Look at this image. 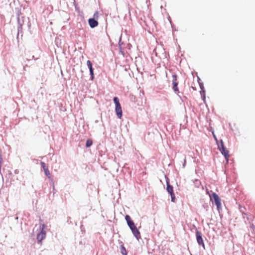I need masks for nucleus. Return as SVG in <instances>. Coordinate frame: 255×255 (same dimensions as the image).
I'll use <instances>...</instances> for the list:
<instances>
[{
  "label": "nucleus",
  "instance_id": "19",
  "mask_svg": "<svg viewBox=\"0 0 255 255\" xmlns=\"http://www.w3.org/2000/svg\"><path fill=\"white\" fill-rule=\"evenodd\" d=\"M228 160H227V162H226V163H228Z\"/></svg>",
  "mask_w": 255,
  "mask_h": 255
},
{
  "label": "nucleus",
  "instance_id": "4",
  "mask_svg": "<svg viewBox=\"0 0 255 255\" xmlns=\"http://www.w3.org/2000/svg\"><path fill=\"white\" fill-rule=\"evenodd\" d=\"M166 190H167V192H168V193L171 196V201L173 202H175V194H174V193L173 192V187H172V186L171 185H170L169 184L168 182H167Z\"/></svg>",
  "mask_w": 255,
  "mask_h": 255
},
{
  "label": "nucleus",
  "instance_id": "6",
  "mask_svg": "<svg viewBox=\"0 0 255 255\" xmlns=\"http://www.w3.org/2000/svg\"><path fill=\"white\" fill-rule=\"evenodd\" d=\"M212 197L214 199L215 203L217 206L218 209H219L221 207V200H220L219 197L215 193H213Z\"/></svg>",
  "mask_w": 255,
  "mask_h": 255
},
{
  "label": "nucleus",
  "instance_id": "3",
  "mask_svg": "<svg viewBox=\"0 0 255 255\" xmlns=\"http://www.w3.org/2000/svg\"><path fill=\"white\" fill-rule=\"evenodd\" d=\"M196 236L197 241L198 244L199 245H201L203 248L205 249V245L202 237V233L200 231L196 230Z\"/></svg>",
  "mask_w": 255,
  "mask_h": 255
},
{
  "label": "nucleus",
  "instance_id": "16",
  "mask_svg": "<svg viewBox=\"0 0 255 255\" xmlns=\"http://www.w3.org/2000/svg\"><path fill=\"white\" fill-rule=\"evenodd\" d=\"M87 65L88 68L92 67V63L90 60H88L87 61Z\"/></svg>",
  "mask_w": 255,
  "mask_h": 255
},
{
  "label": "nucleus",
  "instance_id": "9",
  "mask_svg": "<svg viewBox=\"0 0 255 255\" xmlns=\"http://www.w3.org/2000/svg\"><path fill=\"white\" fill-rule=\"evenodd\" d=\"M88 23L90 26L91 28H94L98 25V22L97 20L95 19V18H89L88 20Z\"/></svg>",
  "mask_w": 255,
  "mask_h": 255
},
{
  "label": "nucleus",
  "instance_id": "5",
  "mask_svg": "<svg viewBox=\"0 0 255 255\" xmlns=\"http://www.w3.org/2000/svg\"><path fill=\"white\" fill-rule=\"evenodd\" d=\"M172 84H173V90L176 92H179V89L178 88V82L177 81V75L174 74L172 75Z\"/></svg>",
  "mask_w": 255,
  "mask_h": 255
},
{
  "label": "nucleus",
  "instance_id": "15",
  "mask_svg": "<svg viewBox=\"0 0 255 255\" xmlns=\"http://www.w3.org/2000/svg\"><path fill=\"white\" fill-rule=\"evenodd\" d=\"M99 12L98 11H96L94 15H93V18H95V19L96 20H98V19L99 18Z\"/></svg>",
  "mask_w": 255,
  "mask_h": 255
},
{
  "label": "nucleus",
  "instance_id": "12",
  "mask_svg": "<svg viewBox=\"0 0 255 255\" xmlns=\"http://www.w3.org/2000/svg\"><path fill=\"white\" fill-rule=\"evenodd\" d=\"M120 252L123 255H127L126 249L123 245L120 247Z\"/></svg>",
  "mask_w": 255,
  "mask_h": 255
},
{
  "label": "nucleus",
  "instance_id": "13",
  "mask_svg": "<svg viewBox=\"0 0 255 255\" xmlns=\"http://www.w3.org/2000/svg\"><path fill=\"white\" fill-rule=\"evenodd\" d=\"M93 144V141L91 139H88L86 141V146L87 147H90Z\"/></svg>",
  "mask_w": 255,
  "mask_h": 255
},
{
  "label": "nucleus",
  "instance_id": "18",
  "mask_svg": "<svg viewBox=\"0 0 255 255\" xmlns=\"http://www.w3.org/2000/svg\"><path fill=\"white\" fill-rule=\"evenodd\" d=\"M213 135H214V137L215 139H216V136H215L214 134H213Z\"/></svg>",
  "mask_w": 255,
  "mask_h": 255
},
{
  "label": "nucleus",
  "instance_id": "11",
  "mask_svg": "<svg viewBox=\"0 0 255 255\" xmlns=\"http://www.w3.org/2000/svg\"><path fill=\"white\" fill-rule=\"evenodd\" d=\"M114 102L116 105V108H121V105L119 102V100L117 97H115L114 98Z\"/></svg>",
  "mask_w": 255,
  "mask_h": 255
},
{
  "label": "nucleus",
  "instance_id": "8",
  "mask_svg": "<svg viewBox=\"0 0 255 255\" xmlns=\"http://www.w3.org/2000/svg\"><path fill=\"white\" fill-rule=\"evenodd\" d=\"M41 166H42V167L43 168V170H44V171L45 175L48 178H51V173H50V172H49V171L48 170V167L46 165V164L43 162H41Z\"/></svg>",
  "mask_w": 255,
  "mask_h": 255
},
{
  "label": "nucleus",
  "instance_id": "14",
  "mask_svg": "<svg viewBox=\"0 0 255 255\" xmlns=\"http://www.w3.org/2000/svg\"><path fill=\"white\" fill-rule=\"evenodd\" d=\"M89 68V70H90V75H91V79H92V80H93V79H94V71H93V67H90Z\"/></svg>",
  "mask_w": 255,
  "mask_h": 255
},
{
  "label": "nucleus",
  "instance_id": "1",
  "mask_svg": "<svg viewBox=\"0 0 255 255\" xmlns=\"http://www.w3.org/2000/svg\"><path fill=\"white\" fill-rule=\"evenodd\" d=\"M128 227L132 231V234L138 240L140 238V235L138 230L134 225V223L130 220H129V217L128 216Z\"/></svg>",
  "mask_w": 255,
  "mask_h": 255
},
{
  "label": "nucleus",
  "instance_id": "17",
  "mask_svg": "<svg viewBox=\"0 0 255 255\" xmlns=\"http://www.w3.org/2000/svg\"><path fill=\"white\" fill-rule=\"evenodd\" d=\"M128 215H126L125 216V219H126V220L127 221V222H128Z\"/></svg>",
  "mask_w": 255,
  "mask_h": 255
},
{
  "label": "nucleus",
  "instance_id": "10",
  "mask_svg": "<svg viewBox=\"0 0 255 255\" xmlns=\"http://www.w3.org/2000/svg\"><path fill=\"white\" fill-rule=\"evenodd\" d=\"M115 111L118 118H121L122 116V108H116Z\"/></svg>",
  "mask_w": 255,
  "mask_h": 255
},
{
  "label": "nucleus",
  "instance_id": "2",
  "mask_svg": "<svg viewBox=\"0 0 255 255\" xmlns=\"http://www.w3.org/2000/svg\"><path fill=\"white\" fill-rule=\"evenodd\" d=\"M45 228L46 226L44 224H42L40 226L41 230L37 235V240L38 243H41V241L46 237V231H45Z\"/></svg>",
  "mask_w": 255,
  "mask_h": 255
},
{
  "label": "nucleus",
  "instance_id": "7",
  "mask_svg": "<svg viewBox=\"0 0 255 255\" xmlns=\"http://www.w3.org/2000/svg\"><path fill=\"white\" fill-rule=\"evenodd\" d=\"M221 153L223 155H224L226 159H228L230 157V155L229 153V151L226 149V148L224 146L223 143L222 142L221 147L220 149Z\"/></svg>",
  "mask_w": 255,
  "mask_h": 255
}]
</instances>
